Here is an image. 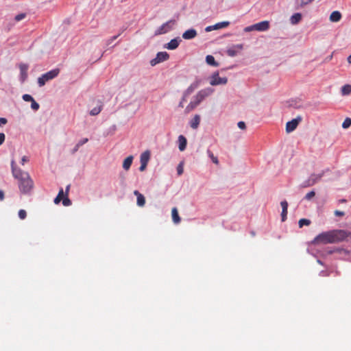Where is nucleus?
I'll return each mask as SVG.
<instances>
[{"label":"nucleus","instance_id":"34","mask_svg":"<svg viewBox=\"0 0 351 351\" xmlns=\"http://www.w3.org/2000/svg\"><path fill=\"white\" fill-rule=\"evenodd\" d=\"M19 217L21 219H25L27 217V213L25 210H20L19 211Z\"/></svg>","mask_w":351,"mask_h":351},{"label":"nucleus","instance_id":"11","mask_svg":"<svg viewBox=\"0 0 351 351\" xmlns=\"http://www.w3.org/2000/svg\"><path fill=\"white\" fill-rule=\"evenodd\" d=\"M256 31L264 32L269 28V23L267 21H261L254 25Z\"/></svg>","mask_w":351,"mask_h":351},{"label":"nucleus","instance_id":"35","mask_svg":"<svg viewBox=\"0 0 351 351\" xmlns=\"http://www.w3.org/2000/svg\"><path fill=\"white\" fill-rule=\"evenodd\" d=\"M25 16H26V14H25V13H21V14H17V15L15 16L14 19H15V21H16V22H19V21H21V20H23V19H24L25 18Z\"/></svg>","mask_w":351,"mask_h":351},{"label":"nucleus","instance_id":"29","mask_svg":"<svg viewBox=\"0 0 351 351\" xmlns=\"http://www.w3.org/2000/svg\"><path fill=\"white\" fill-rule=\"evenodd\" d=\"M101 108H102V106H97L94 108H93L90 111V114L91 116H95V115H97L98 114H99V112L101 111Z\"/></svg>","mask_w":351,"mask_h":351},{"label":"nucleus","instance_id":"42","mask_svg":"<svg viewBox=\"0 0 351 351\" xmlns=\"http://www.w3.org/2000/svg\"><path fill=\"white\" fill-rule=\"evenodd\" d=\"M177 172L179 176L182 175L183 173V165L182 163H180L177 167Z\"/></svg>","mask_w":351,"mask_h":351},{"label":"nucleus","instance_id":"28","mask_svg":"<svg viewBox=\"0 0 351 351\" xmlns=\"http://www.w3.org/2000/svg\"><path fill=\"white\" fill-rule=\"evenodd\" d=\"M199 86V82L196 81L194 83L191 84V86L187 88L186 93H191L195 88H197Z\"/></svg>","mask_w":351,"mask_h":351},{"label":"nucleus","instance_id":"13","mask_svg":"<svg viewBox=\"0 0 351 351\" xmlns=\"http://www.w3.org/2000/svg\"><path fill=\"white\" fill-rule=\"evenodd\" d=\"M180 41L181 40H180L179 38H176L172 39V40H170V42H169L168 43H167L165 45V48H166V49H167L169 50L176 49V48L178 47Z\"/></svg>","mask_w":351,"mask_h":351},{"label":"nucleus","instance_id":"7","mask_svg":"<svg viewBox=\"0 0 351 351\" xmlns=\"http://www.w3.org/2000/svg\"><path fill=\"white\" fill-rule=\"evenodd\" d=\"M324 175V171L319 174H311L308 179L303 184L304 187L311 186L319 181Z\"/></svg>","mask_w":351,"mask_h":351},{"label":"nucleus","instance_id":"4","mask_svg":"<svg viewBox=\"0 0 351 351\" xmlns=\"http://www.w3.org/2000/svg\"><path fill=\"white\" fill-rule=\"evenodd\" d=\"M176 21L174 20H170L165 23H163L161 26H160L154 33L155 36H158L161 34H165L173 29V25H175Z\"/></svg>","mask_w":351,"mask_h":351},{"label":"nucleus","instance_id":"27","mask_svg":"<svg viewBox=\"0 0 351 351\" xmlns=\"http://www.w3.org/2000/svg\"><path fill=\"white\" fill-rule=\"evenodd\" d=\"M63 196H64V191H63V189H60V190L59 191V193L58 194V195L56 196V197L54 199V203L56 204H58L60 202L61 200H62L63 199Z\"/></svg>","mask_w":351,"mask_h":351},{"label":"nucleus","instance_id":"6","mask_svg":"<svg viewBox=\"0 0 351 351\" xmlns=\"http://www.w3.org/2000/svg\"><path fill=\"white\" fill-rule=\"evenodd\" d=\"M227 82V77H221L219 76L218 73H214L210 77V84L212 86H217L221 84H226Z\"/></svg>","mask_w":351,"mask_h":351},{"label":"nucleus","instance_id":"14","mask_svg":"<svg viewBox=\"0 0 351 351\" xmlns=\"http://www.w3.org/2000/svg\"><path fill=\"white\" fill-rule=\"evenodd\" d=\"M197 36V32L194 29H190L182 34V38L185 40L194 38Z\"/></svg>","mask_w":351,"mask_h":351},{"label":"nucleus","instance_id":"48","mask_svg":"<svg viewBox=\"0 0 351 351\" xmlns=\"http://www.w3.org/2000/svg\"><path fill=\"white\" fill-rule=\"evenodd\" d=\"M29 161V157L26 156H24L22 157L21 158V165H24L25 162H28Z\"/></svg>","mask_w":351,"mask_h":351},{"label":"nucleus","instance_id":"38","mask_svg":"<svg viewBox=\"0 0 351 351\" xmlns=\"http://www.w3.org/2000/svg\"><path fill=\"white\" fill-rule=\"evenodd\" d=\"M315 195V191H311L308 192V193H306V195H305V199L307 200H309L312 197H313Z\"/></svg>","mask_w":351,"mask_h":351},{"label":"nucleus","instance_id":"50","mask_svg":"<svg viewBox=\"0 0 351 351\" xmlns=\"http://www.w3.org/2000/svg\"><path fill=\"white\" fill-rule=\"evenodd\" d=\"M8 122V120L5 118H0V126H2L3 125L6 124Z\"/></svg>","mask_w":351,"mask_h":351},{"label":"nucleus","instance_id":"57","mask_svg":"<svg viewBox=\"0 0 351 351\" xmlns=\"http://www.w3.org/2000/svg\"><path fill=\"white\" fill-rule=\"evenodd\" d=\"M69 189V186H68L66 187V194H67V192H68Z\"/></svg>","mask_w":351,"mask_h":351},{"label":"nucleus","instance_id":"44","mask_svg":"<svg viewBox=\"0 0 351 351\" xmlns=\"http://www.w3.org/2000/svg\"><path fill=\"white\" fill-rule=\"evenodd\" d=\"M237 125H238V127H239L241 130H245V128H246L245 123V122H243V121H239V122L237 123Z\"/></svg>","mask_w":351,"mask_h":351},{"label":"nucleus","instance_id":"33","mask_svg":"<svg viewBox=\"0 0 351 351\" xmlns=\"http://www.w3.org/2000/svg\"><path fill=\"white\" fill-rule=\"evenodd\" d=\"M314 0H298L301 7L308 5L313 2Z\"/></svg>","mask_w":351,"mask_h":351},{"label":"nucleus","instance_id":"24","mask_svg":"<svg viewBox=\"0 0 351 351\" xmlns=\"http://www.w3.org/2000/svg\"><path fill=\"white\" fill-rule=\"evenodd\" d=\"M341 93L343 95H348L351 93V85L346 84L341 88Z\"/></svg>","mask_w":351,"mask_h":351},{"label":"nucleus","instance_id":"23","mask_svg":"<svg viewBox=\"0 0 351 351\" xmlns=\"http://www.w3.org/2000/svg\"><path fill=\"white\" fill-rule=\"evenodd\" d=\"M302 19V15L300 13H295L290 19L291 23L293 25L298 23Z\"/></svg>","mask_w":351,"mask_h":351},{"label":"nucleus","instance_id":"39","mask_svg":"<svg viewBox=\"0 0 351 351\" xmlns=\"http://www.w3.org/2000/svg\"><path fill=\"white\" fill-rule=\"evenodd\" d=\"M23 99L25 101H32L34 98L30 95L25 94L23 95Z\"/></svg>","mask_w":351,"mask_h":351},{"label":"nucleus","instance_id":"30","mask_svg":"<svg viewBox=\"0 0 351 351\" xmlns=\"http://www.w3.org/2000/svg\"><path fill=\"white\" fill-rule=\"evenodd\" d=\"M207 154H208V156L210 158V159L212 160L213 163H215L216 165L219 164V160H218L217 157L215 156L210 150L208 149Z\"/></svg>","mask_w":351,"mask_h":351},{"label":"nucleus","instance_id":"41","mask_svg":"<svg viewBox=\"0 0 351 351\" xmlns=\"http://www.w3.org/2000/svg\"><path fill=\"white\" fill-rule=\"evenodd\" d=\"M280 205L282 206V210H284L285 212L286 210H287V208H288V203L287 201L284 200V201H282L281 203H280Z\"/></svg>","mask_w":351,"mask_h":351},{"label":"nucleus","instance_id":"26","mask_svg":"<svg viewBox=\"0 0 351 351\" xmlns=\"http://www.w3.org/2000/svg\"><path fill=\"white\" fill-rule=\"evenodd\" d=\"M229 25H230L229 21H223V22L216 23L214 27H215L216 29H219L227 27Z\"/></svg>","mask_w":351,"mask_h":351},{"label":"nucleus","instance_id":"17","mask_svg":"<svg viewBox=\"0 0 351 351\" xmlns=\"http://www.w3.org/2000/svg\"><path fill=\"white\" fill-rule=\"evenodd\" d=\"M341 19V14L339 11H334L330 15L331 22H339Z\"/></svg>","mask_w":351,"mask_h":351},{"label":"nucleus","instance_id":"49","mask_svg":"<svg viewBox=\"0 0 351 351\" xmlns=\"http://www.w3.org/2000/svg\"><path fill=\"white\" fill-rule=\"evenodd\" d=\"M287 210L285 212L284 210H282L281 217H282V221H284L287 219Z\"/></svg>","mask_w":351,"mask_h":351},{"label":"nucleus","instance_id":"53","mask_svg":"<svg viewBox=\"0 0 351 351\" xmlns=\"http://www.w3.org/2000/svg\"><path fill=\"white\" fill-rule=\"evenodd\" d=\"M4 199V193L0 190V200L2 201Z\"/></svg>","mask_w":351,"mask_h":351},{"label":"nucleus","instance_id":"10","mask_svg":"<svg viewBox=\"0 0 351 351\" xmlns=\"http://www.w3.org/2000/svg\"><path fill=\"white\" fill-rule=\"evenodd\" d=\"M21 74V80L23 82L27 77L28 65L24 63H21L19 66Z\"/></svg>","mask_w":351,"mask_h":351},{"label":"nucleus","instance_id":"12","mask_svg":"<svg viewBox=\"0 0 351 351\" xmlns=\"http://www.w3.org/2000/svg\"><path fill=\"white\" fill-rule=\"evenodd\" d=\"M243 49V45H234L227 50V54L229 56L234 57Z\"/></svg>","mask_w":351,"mask_h":351},{"label":"nucleus","instance_id":"47","mask_svg":"<svg viewBox=\"0 0 351 351\" xmlns=\"http://www.w3.org/2000/svg\"><path fill=\"white\" fill-rule=\"evenodd\" d=\"M5 136L3 133L0 132V145H1L5 141Z\"/></svg>","mask_w":351,"mask_h":351},{"label":"nucleus","instance_id":"45","mask_svg":"<svg viewBox=\"0 0 351 351\" xmlns=\"http://www.w3.org/2000/svg\"><path fill=\"white\" fill-rule=\"evenodd\" d=\"M88 141V138H83L82 140L80 141L77 143V147H80L82 146V145H84V143H87Z\"/></svg>","mask_w":351,"mask_h":351},{"label":"nucleus","instance_id":"32","mask_svg":"<svg viewBox=\"0 0 351 351\" xmlns=\"http://www.w3.org/2000/svg\"><path fill=\"white\" fill-rule=\"evenodd\" d=\"M299 226L302 228L303 226H308L311 223V221L307 219H301L299 220Z\"/></svg>","mask_w":351,"mask_h":351},{"label":"nucleus","instance_id":"18","mask_svg":"<svg viewBox=\"0 0 351 351\" xmlns=\"http://www.w3.org/2000/svg\"><path fill=\"white\" fill-rule=\"evenodd\" d=\"M171 215H172L173 221L175 223L178 224V223H179L180 222L181 219H180V217L179 216L178 209L176 207L172 208Z\"/></svg>","mask_w":351,"mask_h":351},{"label":"nucleus","instance_id":"25","mask_svg":"<svg viewBox=\"0 0 351 351\" xmlns=\"http://www.w3.org/2000/svg\"><path fill=\"white\" fill-rule=\"evenodd\" d=\"M199 105L198 104V101H195V100L194 99L193 101H191L189 105L186 106V112H190L191 110H193L195 108H196L197 106Z\"/></svg>","mask_w":351,"mask_h":351},{"label":"nucleus","instance_id":"37","mask_svg":"<svg viewBox=\"0 0 351 351\" xmlns=\"http://www.w3.org/2000/svg\"><path fill=\"white\" fill-rule=\"evenodd\" d=\"M121 35V33H119L118 35L117 36H112L110 37L109 39H108V40L106 41V44L108 45H110L114 40H115L119 36Z\"/></svg>","mask_w":351,"mask_h":351},{"label":"nucleus","instance_id":"8","mask_svg":"<svg viewBox=\"0 0 351 351\" xmlns=\"http://www.w3.org/2000/svg\"><path fill=\"white\" fill-rule=\"evenodd\" d=\"M302 121V117L300 116L297 117L295 119H292L290 121H288L286 124V131L289 133L293 132L296 129L300 122Z\"/></svg>","mask_w":351,"mask_h":351},{"label":"nucleus","instance_id":"55","mask_svg":"<svg viewBox=\"0 0 351 351\" xmlns=\"http://www.w3.org/2000/svg\"><path fill=\"white\" fill-rule=\"evenodd\" d=\"M79 147H77V145H75V148H74V149H73V153H74V152H77V151L78 150Z\"/></svg>","mask_w":351,"mask_h":351},{"label":"nucleus","instance_id":"1","mask_svg":"<svg viewBox=\"0 0 351 351\" xmlns=\"http://www.w3.org/2000/svg\"><path fill=\"white\" fill-rule=\"evenodd\" d=\"M12 176L19 181V189L23 193H28L32 189L34 183L28 173L22 171L16 165L14 160L11 161Z\"/></svg>","mask_w":351,"mask_h":351},{"label":"nucleus","instance_id":"19","mask_svg":"<svg viewBox=\"0 0 351 351\" xmlns=\"http://www.w3.org/2000/svg\"><path fill=\"white\" fill-rule=\"evenodd\" d=\"M150 158V152L147 150L141 154L140 157L141 163H146L147 164Z\"/></svg>","mask_w":351,"mask_h":351},{"label":"nucleus","instance_id":"3","mask_svg":"<svg viewBox=\"0 0 351 351\" xmlns=\"http://www.w3.org/2000/svg\"><path fill=\"white\" fill-rule=\"evenodd\" d=\"M60 73L59 69H54L53 70H51L43 75H42L38 79V84L39 86H43L45 83L51 80L54 79L56 77L58 76V75Z\"/></svg>","mask_w":351,"mask_h":351},{"label":"nucleus","instance_id":"22","mask_svg":"<svg viewBox=\"0 0 351 351\" xmlns=\"http://www.w3.org/2000/svg\"><path fill=\"white\" fill-rule=\"evenodd\" d=\"M206 62L208 64L213 66H219V64L215 61V58L211 55H208L206 57Z\"/></svg>","mask_w":351,"mask_h":351},{"label":"nucleus","instance_id":"5","mask_svg":"<svg viewBox=\"0 0 351 351\" xmlns=\"http://www.w3.org/2000/svg\"><path fill=\"white\" fill-rule=\"evenodd\" d=\"M169 58V55L166 51L158 52L156 58L150 61V64L152 66H155L160 62L167 60Z\"/></svg>","mask_w":351,"mask_h":351},{"label":"nucleus","instance_id":"2","mask_svg":"<svg viewBox=\"0 0 351 351\" xmlns=\"http://www.w3.org/2000/svg\"><path fill=\"white\" fill-rule=\"evenodd\" d=\"M348 237V233L343 230H334L319 234L315 241L323 244L341 242Z\"/></svg>","mask_w":351,"mask_h":351},{"label":"nucleus","instance_id":"54","mask_svg":"<svg viewBox=\"0 0 351 351\" xmlns=\"http://www.w3.org/2000/svg\"><path fill=\"white\" fill-rule=\"evenodd\" d=\"M348 62L351 64V54L348 57Z\"/></svg>","mask_w":351,"mask_h":351},{"label":"nucleus","instance_id":"20","mask_svg":"<svg viewBox=\"0 0 351 351\" xmlns=\"http://www.w3.org/2000/svg\"><path fill=\"white\" fill-rule=\"evenodd\" d=\"M132 160H133V157L132 156H130L128 157H127L124 160H123V168L125 169V170H128L130 167H131V165L132 163Z\"/></svg>","mask_w":351,"mask_h":351},{"label":"nucleus","instance_id":"51","mask_svg":"<svg viewBox=\"0 0 351 351\" xmlns=\"http://www.w3.org/2000/svg\"><path fill=\"white\" fill-rule=\"evenodd\" d=\"M147 165V164H146V163H141L139 170L141 171H143L146 169Z\"/></svg>","mask_w":351,"mask_h":351},{"label":"nucleus","instance_id":"9","mask_svg":"<svg viewBox=\"0 0 351 351\" xmlns=\"http://www.w3.org/2000/svg\"><path fill=\"white\" fill-rule=\"evenodd\" d=\"M213 93V90L211 88H206L201 90L198 92L195 97V101H198L199 104L204 99L205 97H208Z\"/></svg>","mask_w":351,"mask_h":351},{"label":"nucleus","instance_id":"36","mask_svg":"<svg viewBox=\"0 0 351 351\" xmlns=\"http://www.w3.org/2000/svg\"><path fill=\"white\" fill-rule=\"evenodd\" d=\"M31 102V108L34 110H38L40 106L39 104L34 99H33V101H32Z\"/></svg>","mask_w":351,"mask_h":351},{"label":"nucleus","instance_id":"21","mask_svg":"<svg viewBox=\"0 0 351 351\" xmlns=\"http://www.w3.org/2000/svg\"><path fill=\"white\" fill-rule=\"evenodd\" d=\"M200 117L197 114L195 115L193 119L191 121V127L193 129H197L199 125Z\"/></svg>","mask_w":351,"mask_h":351},{"label":"nucleus","instance_id":"16","mask_svg":"<svg viewBox=\"0 0 351 351\" xmlns=\"http://www.w3.org/2000/svg\"><path fill=\"white\" fill-rule=\"evenodd\" d=\"M178 147L180 151L183 152L185 150L186 147L187 141L186 138L183 135H180L178 136Z\"/></svg>","mask_w":351,"mask_h":351},{"label":"nucleus","instance_id":"56","mask_svg":"<svg viewBox=\"0 0 351 351\" xmlns=\"http://www.w3.org/2000/svg\"><path fill=\"white\" fill-rule=\"evenodd\" d=\"M346 202V200L344 199H342L339 200V202H341V203H343V202Z\"/></svg>","mask_w":351,"mask_h":351},{"label":"nucleus","instance_id":"52","mask_svg":"<svg viewBox=\"0 0 351 351\" xmlns=\"http://www.w3.org/2000/svg\"><path fill=\"white\" fill-rule=\"evenodd\" d=\"M214 27H215V25H214L208 26V27H206L205 30L206 32H210L212 30L216 29V28Z\"/></svg>","mask_w":351,"mask_h":351},{"label":"nucleus","instance_id":"15","mask_svg":"<svg viewBox=\"0 0 351 351\" xmlns=\"http://www.w3.org/2000/svg\"><path fill=\"white\" fill-rule=\"evenodd\" d=\"M134 194L136 196L137 205L143 207L145 204V198L138 191L136 190L134 191Z\"/></svg>","mask_w":351,"mask_h":351},{"label":"nucleus","instance_id":"31","mask_svg":"<svg viewBox=\"0 0 351 351\" xmlns=\"http://www.w3.org/2000/svg\"><path fill=\"white\" fill-rule=\"evenodd\" d=\"M351 125V119L350 118H346L342 123V128L344 129L348 128Z\"/></svg>","mask_w":351,"mask_h":351},{"label":"nucleus","instance_id":"43","mask_svg":"<svg viewBox=\"0 0 351 351\" xmlns=\"http://www.w3.org/2000/svg\"><path fill=\"white\" fill-rule=\"evenodd\" d=\"M254 30H256V29H255V27H254V25L247 26V27H245V29H244V32H252V31H254Z\"/></svg>","mask_w":351,"mask_h":351},{"label":"nucleus","instance_id":"46","mask_svg":"<svg viewBox=\"0 0 351 351\" xmlns=\"http://www.w3.org/2000/svg\"><path fill=\"white\" fill-rule=\"evenodd\" d=\"M344 215H345V213L343 211H340V210H337L335 211V216L343 217V216H344Z\"/></svg>","mask_w":351,"mask_h":351},{"label":"nucleus","instance_id":"40","mask_svg":"<svg viewBox=\"0 0 351 351\" xmlns=\"http://www.w3.org/2000/svg\"><path fill=\"white\" fill-rule=\"evenodd\" d=\"M62 204L64 206H68L71 204V201L67 197H66L62 199Z\"/></svg>","mask_w":351,"mask_h":351}]
</instances>
